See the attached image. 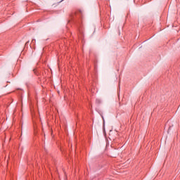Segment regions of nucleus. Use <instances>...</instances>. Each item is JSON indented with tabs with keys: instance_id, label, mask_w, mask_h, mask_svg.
<instances>
[{
	"instance_id": "1",
	"label": "nucleus",
	"mask_w": 180,
	"mask_h": 180,
	"mask_svg": "<svg viewBox=\"0 0 180 180\" xmlns=\"http://www.w3.org/2000/svg\"><path fill=\"white\" fill-rule=\"evenodd\" d=\"M101 103H102V101L100 99H96V103L97 105H101Z\"/></svg>"
},
{
	"instance_id": "2",
	"label": "nucleus",
	"mask_w": 180,
	"mask_h": 180,
	"mask_svg": "<svg viewBox=\"0 0 180 180\" xmlns=\"http://www.w3.org/2000/svg\"><path fill=\"white\" fill-rule=\"evenodd\" d=\"M33 72H34V73H35L36 75H37V69H34Z\"/></svg>"
},
{
	"instance_id": "3",
	"label": "nucleus",
	"mask_w": 180,
	"mask_h": 180,
	"mask_svg": "<svg viewBox=\"0 0 180 180\" xmlns=\"http://www.w3.org/2000/svg\"><path fill=\"white\" fill-rule=\"evenodd\" d=\"M32 43H36V39H32Z\"/></svg>"
},
{
	"instance_id": "4",
	"label": "nucleus",
	"mask_w": 180,
	"mask_h": 180,
	"mask_svg": "<svg viewBox=\"0 0 180 180\" xmlns=\"http://www.w3.org/2000/svg\"><path fill=\"white\" fill-rule=\"evenodd\" d=\"M79 15H82V11H79Z\"/></svg>"
},
{
	"instance_id": "5",
	"label": "nucleus",
	"mask_w": 180,
	"mask_h": 180,
	"mask_svg": "<svg viewBox=\"0 0 180 180\" xmlns=\"http://www.w3.org/2000/svg\"><path fill=\"white\" fill-rule=\"evenodd\" d=\"M79 32H81V28L79 29Z\"/></svg>"
},
{
	"instance_id": "6",
	"label": "nucleus",
	"mask_w": 180,
	"mask_h": 180,
	"mask_svg": "<svg viewBox=\"0 0 180 180\" xmlns=\"http://www.w3.org/2000/svg\"><path fill=\"white\" fill-rule=\"evenodd\" d=\"M27 43H29V41L26 42V44H27Z\"/></svg>"
}]
</instances>
